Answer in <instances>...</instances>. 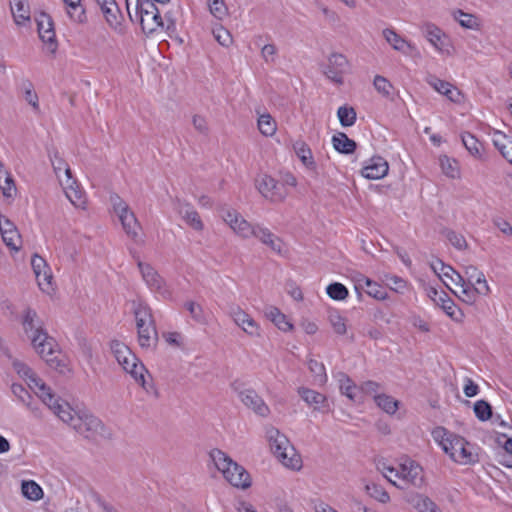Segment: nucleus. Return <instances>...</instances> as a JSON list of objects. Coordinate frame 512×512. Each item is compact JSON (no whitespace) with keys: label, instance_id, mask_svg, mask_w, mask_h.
<instances>
[{"label":"nucleus","instance_id":"obj_59","mask_svg":"<svg viewBox=\"0 0 512 512\" xmlns=\"http://www.w3.org/2000/svg\"><path fill=\"white\" fill-rule=\"evenodd\" d=\"M120 223L127 235L131 237H136L138 235L139 224L134 213L127 214L120 220Z\"/></svg>","mask_w":512,"mask_h":512},{"label":"nucleus","instance_id":"obj_32","mask_svg":"<svg viewBox=\"0 0 512 512\" xmlns=\"http://www.w3.org/2000/svg\"><path fill=\"white\" fill-rule=\"evenodd\" d=\"M265 317L284 333H290L294 330V325L290 318L275 306L266 308Z\"/></svg>","mask_w":512,"mask_h":512},{"label":"nucleus","instance_id":"obj_16","mask_svg":"<svg viewBox=\"0 0 512 512\" xmlns=\"http://www.w3.org/2000/svg\"><path fill=\"white\" fill-rule=\"evenodd\" d=\"M65 197L76 208L85 210L87 207V195L80 183L74 178H68L59 183Z\"/></svg>","mask_w":512,"mask_h":512},{"label":"nucleus","instance_id":"obj_17","mask_svg":"<svg viewBox=\"0 0 512 512\" xmlns=\"http://www.w3.org/2000/svg\"><path fill=\"white\" fill-rule=\"evenodd\" d=\"M430 267L448 289H461L463 277L451 266L437 259L431 262Z\"/></svg>","mask_w":512,"mask_h":512},{"label":"nucleus","instance_id":"obj_64","mask_svg":"<svg viewBox=\"0 0 512 512\" xmlns=\"http://www.w3.org/2000/svg\"><path fill=\"white\" fill-rule=\"evenodd\" d=\"M24 99L32 107L33 111L39 112L40 106L38 95L30 83L24 88Z\"/></svg>","mask_w":512,"mask_h":512},{"label":"nucleus","instance_id":"obj_47","mask_svg":"<svg viewBox=\"0 0 512 512\" xmlns=\"http://www.w3.org/2000/svg\"><path fill=\"white\" fill-rule=\"evenodd\" d=\"M209 13L217 20H224L229 16V8L225 0H206Z\"/></svg>","mask_w":512,"mask_h":512},{"label":"nucleus","instance_id":"obj_40","mask_svg":"<svg viewBox=\"0 0 512 512\" xmlns=\"http://www.w3.org/2000/svg\"><path fill=\"white\" fill-rule=\"evenodd\" d=\"M0 191L4 200L8 204H11L16 199L18 195V189L11 172L8 174H3V177L0 178Z\"/></svg>","mask_w":512,"mask_h":512},{"label":"nucleus","instance_id":"obj_31","mask_svg":"<svg viewBox=\"0 0 512 512\" xmlns=\"http://www.w3.org/2000/svg\"><path fill=\"white\" fill-rule=\"evenodd\" d=\"M336 379L339 384V389L343 395L354 403L363 402L360 386H356L346 374L338 373L336 375Z\"/></svg>","mask_w":512,"mask_h":512},{"label":"nucleus","instance_id":"obj_56","mask_svg":"<svg viewBox=\"0 0 512 512\" xmlns=\"http://www.w3.org/2000/svg\"><path fill=\"white\" fill-rule=\"evenodd\" d=\"M441 309L451 320L456 323H462L465 318L464 312L455 304L452 299L446 300V303H444V306H442Z\"/></svg>","mask_w":512,"mask_h":512},{"label":"nucleus","instance_id":"obj_6","mask_svg":"<svg viewBox=\"0 0 512 512\" xmlns=\"http://www.w3.org/2000/svg\"><path fill=\"white\" fill-rule=\"evenodd\" d=\"M421 32L433 51L441 57L451 58L456 54V47L450 35L432 22L421 25Z\"/></svg>","mask_w":512,"mask_h":512},{"label":"nucleus","instance_id":"obj_52","mask_svg":"<svg viewBox=\"0 0 512 512\" xmlns=\"http://www.w3.org/2000/svg\"><path fill=\"white\" fill-rule=\"evenodd\" d=\"M375 402L387 414H394L398 409V401L385 394L374 395Z\"/></svg>","mask_w":512,"mask_h":512},{"label":"nucleus","instance_id":"obj_38","mask_svg":"<svg viewBox=\"0 0 512 512\" xmlns=\"http://www.w3.org/2000/svg\"><path fill=\"white\" fill-rule=\"evenodd\" d=\"M136 328L139 345L145 349L153 348L157 342V331L155 323L147 324Z\"/></svg>","mask_w":512,"mask_h":512},{"label":"nucleus","instance_id":"obj_2","mask_svg":"<svg viewBox=\"0 0 512 512\" xmlns=\"http://www.w3.org/2000/svg\"><path fill=\"white\" fill-rule=\"evenodd\" d=\"M21 325L23 333L30 342L34 352L50 368L61 374L71 371L68 360L60 354L57 342L48 335L35 310L26 308L22 312Z\"/></svg>","mask_w":512,"mask_h":512},{"label":"nucleus","instance_id":"obj_54","mask_svg":"<svg viewBox=\"0 0 512 512\" xmlns=\"http://www.w3.org/2000/svg\"><path fill=\"white\" fill-rule=\"evenodd\" d=\"M366 493L382 504H386L390 501V496L386 490L376 483H367L365 485Z\"/></svg>","mask_w":512,"mask_h":512},{"label":"nucleus","instance_id":"obj_15","mask_svg":"<svg viewBox=\"0 0 512 512\" xmlns=\"http://www.w3.org/2000/svg\"><path fill=\"white\" fill-rule=\"evenodd\" d=\"M349 67V61L343 54L332 53L324 66L323 72L325 76L337 85H342L344 82V74Z\"/></svg>","mask_w":512,"mask_h":512},{"label":"nucleus","instance_id":"obj_60","mask_svg":"<svg viewBox=\"0 0 512 512\" xmlns=\"http://www.w3.org/2000/svg\"><path fill=\"white\" fill-rule=\"evenodd\" d=\"M475 416L480 421H487L492 416V408L490 404L484 400H478L474 403L473 407Z\"/></svg>","mask_w":512,"mask_h":512},{"label":"nucleus","instance_id":"obj_30","mask_svg":"<svg viewBox=\"0 0 512 512\" xmlns=\"http://www.w3.org/2000/svg\"><path fill=\"white\" fill-rule=\"evenodd\" d=\"M293 150L306 170L311 172H315L317 170V163L314 159L312 150L306 142L303 140L295 141L293 143Z\"/></svg>","mask_w":512,"mask_h":512},{"label":"nucleus","instance_id":"obj_4","mask_svg":"<svg viewBox=\"0 0 512 512\" xmlns=\"http://www.w3.org/2000/svg\"><path fill=\"white\" fill-rule=\"evenodd\" d=\"M467 281L463 279L461 289L452 290V293L463 303L474 305L479 297H487L491 287L482 271L475 266L465 268Z\"/></svg>","mask_w":512,"mask_h":512},{"label":"nucleus","instance_id":"obj_58","mask_svg":"<svg viewBox=\"0 0 512 512\" xmlns=\"http://www.w3.org/2000/svg\"><path fill=\"white\" fill-rule=\"evenodd\" d=\"M260 56L267 65L275 64L278 59V49L273 43H266L260 48Z\"/></svg>","mask_w":512,"mask_h":512},{"label":"nucleus","instance_id":"obj_27","mask_svg":"<svg viewBox=\"0 0 512 512\" xmlns=\"http://www.w3.org/2000/svg\"><path fill=\"white\" fill-rule=\"evenodd\" d=\"M327 321L333 333L340 337L352 339L353 334L350 333V324L348 318L338 309H331L327 314Z\"/></svg>","mask_w":512,"mask_h":512},{"label":"nucleus","instance_id":"obj_39","mask_svg":"<svg viewBox=\"0 0 512 512\" xmlns=\"http://www.w3.org/2000/svg\"><path fill=\"white\" fill-rule=\"evenodd\" d=\"M132 311L135 318L136 327L154 323V318L149 306L141 301L132 303Z\"/></svg>","mask_w":512,"mask_h":512},{"label":"nucleus","instance_id":"obj_23","mask_svg":"<svg viewBox=\"0 0 512 512\" xmlns=\"http://www.w3.org/2000/svg\"><path fill=\"white\" fill-rule=\"evenodd\" d=\"M432 438L438 446L441 448H464L467 444L466 440L444 427H436L431 432Z\"/></svg>","mask_w":512,"mask_h":512},{"label":"nucleus","instance_id":"obj_62","mask_svg":"<svg viewBox=\"0 0 512 512\" xmlns=\"http://www.w3.org/2000/svg\"><path fill=\"white\" fill-rule=\"evenodd\" d=\"M213 36L215 38V40L222 46L224 47H229L232 42H233V39H232V36L230 34V32L225 29L223 26L221 25H218L216 26L215 28H213Z\"/></svg>","mask_w":512,"mask_h":512},{"label":"nucleus","instance_id":"obj_11","mask_svg":"<svg viewBox=\"0 0 512 512\" xmlns=\"http://www.w3.org/2000/svg\"><path fill=\"white\" fill-rule=\"evenodd\" d=\"M255 187L265 199L273 203L283 202L289 195V191L268 174H259L255 179Z\"/></svg>","mask_w":512,"mask_h":512},{"label":"nucleus","instance_id":"obj_36","mask_svg":"<svg viewBox=\"0 0 512 512\" xmlns=\"http://www.w3.org/2000/svg\"><path fill=\"white\" fill-rule=\"evenodd\" d=\"M68 18L76 24H85L87 22L86 10L82 0H62Z\"/></svg>","mask_w":512,"mask_h":512},{"label":"nucleus","instance_id":"obj_55","mask_svg":"<svg viewBox=\"0 0 512 512\" xmlns=\"http://www.w3.org/2000/svg\"><path fill=\"white\" fill-rule=\"evenodd\" d=\"M373 86L379 94L386 98H390L394 92V86L392 83L381 75H376L374 77Z\"/></svg>","mask_w":512,"mask_h":512},{"label":"nucleus","instance_id":"obj_10","mask_svg":"<svg viewBox=\"0 0 512 512\" xmlns=\"http://www.w3.org/2000/svg\"><path fill=\"white\" fill-rule=\"evenodd\" d=\"M221 218L234 234L243 239L253 237L257 229V225L248 222L240 212L231 207L222 209Z\"/></svg>","mask_w":512,"mask_h":512},{"label":"nucleus","instance_id":"obj_8","mask_svg":"<svg viewBox=\"0 0 512 512\" xmlns=\"http://www.w3.org/2000/svg\"><path fill=\"white\" fill-rule=\"evenodd\" d=\"M132 21H138L146 34H153L164 28L160 12L152 0H143L133 8Z\"/></svg>","mask_w":512,"mask_h":512},{"label":"nucleus","instance_id":"obj_63","mask_svg":"<svg viewBox=\"0 0 512 512\" xmlns=\"http://www.w3.org/2000/svg\"><path fill=\"white\" fill-rule=\"evenodd\" d=\"M49 160L55 175L58 174L59 172H63L64 169L69 167V164L56 150L49 153Z\"/></svg>","mask_w":512,"mask_h":512},{"label":"nucleus","instance_id":"obj_18","mask_svg":"<svg viewBox=\"0 0 512 512\" xmlns=\"http://www.w3.org/2000/svg\"><path fill=\"white\" fill-rule=\"evenodd\" d=\"M230 316L235 325H237L244 333L251 337L260 336V325L241 307H233L230 311Z\"/></svg>","mask_w":512,"mask_h":512},{"label":"nucleus","instance_id":"obj_50","mask_svg":"<svg viewBox=\"0 0 512 512\" xmlns=\"http://www.w3.org/2000/svg\"><path fill=\"white\" fill-rule=\"evenodd\" d=\"M110 205L119 221L127 214L133 213L127 202L116 194L110 196Z\"/></svg>","mask_w":512,"mask_h":512},{"label":"nucleus","instance_id":"obj_3","mask_svg":"<svg viewBox=\"0 0 512 512\" xmlns=\"http://www.w3.org/2000/svg\"><path fill=\"white\" fill-rule=\"evenodd\" d=\"M109 348L123 371L129 374L143 389L149 391L151 388L150 374L130 348L118 339L111 340Z\"/></svg>","mask_w":512,"mask_h":512},{"label":"nucleus","instance_id":"obj_44","mask_svg":"<svg viewBox=\"0 0 512 512\" xmlns=\"http://www.w3.org/2000/svg\"><path fill=\"white\" fill-rule=\"evenodd\" d=\"M331 142L333 148L342 154H351L356 149V143L342 132L334 134Z\"/></svg>","mask_w":512,"mask_h":512},{"label":"nucleus","instance_id":"obj_14","mask_svg":"<svg viewBox=\"0 0 512 512\" xmlns=\"http://www.w3.org/2000/svg\"><path fill=\"white\" fill-rule=\"evenodd\" d=\"M0 234L11 254L21 251L22 236L14 222L3 214H0Z\"/></svg>","mask_w":512,"mask_h":512},{"label":"nucleus","instance_id":"obj_26","mask_svg":"<svg viewBox=\"0 0 512 512\" xmlns=\"http://www.w3.org/2000/svg\"><path fill=\"white\" fill-rule=\"evenodd\" d=\"M99 8L108 27L117 33H122L124 30L123 17L115 0L107 2Z\"/></svg>","mask_w":512,"mask_h":512},{"label":"nucleus","instance_id":"obj_46","mask_svg":"<svg viewBox=\"0 0 512 512\" xmlns=\"http://www.w3.org/2000/svg\"><path fill=\"white\" fill-rule=\"evenodd\" d=\"M260 133L266 137L273 136L277 131L275 119L268 113L261 114L257 121Z\"/></svg>","mask_w":512,"mask_h":512},{"label":"nucleus","instance_id":"obj_7","mask_svg":"<svg viewBox=\"0 0 512 512\" xmlns=\"http://www.w3.org/2000/svg\"><path fill=\"white\" fill-rule=\"evenodd\" d=\"M30 266L39 290L49 297L54 296L57 291V284L47 260L40 254L34 253L31 255Z\"/></svg>","mask_w":512,"mask_h":512},{"label":"nucleus","instance_id":"obj_22","mask_svg":"<svg viewBox=\"0 0 512 512\" xmlns=\"http://www.w3.org/2000/svg\"><path fill=\"white\" fill-rule=\"evenodd\" d=\"M353 280L355 282L356 290H363L368 296L379 301L388 299L387 291L378 282L373 281L360 273L356 274Z\"/></svg>","mask_w":512,"mask_h":512},{"label":"nucleus","instance_id":"obj_49","mask_svg":"<svg viewBox=\"0 0 512 512\" xmlns=\"http://www.w3.org/2000/svg\"><path fill=\"white\" fill-rule=\"evenodd\" d=\"M21 491L23 496L31 501H38L43 497L42 488L32 480L23 481Z\"/></svg>","mask_w":512,"mask_h":512},{"label":"nucleus","instance_id":"obj_33","mask_svg":"<svg viewBox=\"0 0 512 512\" xmlns=\"http://www.w3.org/2000/svg\"><path fill=\"white\" fill-rule=\"evenodd\" d=\"M297 392L301 399L314 409L324 410L325 408H328L327 398L325 395L307 387H300Z\"/></svg>","mask_w":512,"mask_h":512},{"label":"nucleus","instance_id":"obj_12","mask_svg":"<svg viewBox=\"0 0 512 512\" xmlns=\"http://www.w3.org/2000/svg\"><path fill=\"white\" fill-rule=\"evenodd\" d=\"M139 269L143 281L151 292L162 299H171L172 291L169 285L151 265L147 263H139Z\"/></svg>","mask_w":512,"mask_h":512},{"label":"nucleus","instance_id":"obj_9","mask_svg":"<svg viewBox=\"0 0 512 512\" xmlns=\"http://www.w3.org/2000/svg\"><path fill=\"white\" fill-rule=\"evenodd\" d=\"M231 389L236 394L240 402L253 413L262 418L270 416L271 410L269 406L255 390L245 387V385L240 381H234L231 384Z\"/></svg>","mask_w":512,"mask_h":512},{"label":"nucleus","instance_id":"obj_19","mask_svg":"<svg viewBox=\"0 0 512 512\" xmlns=\"http://www.w3.org/2000/svg\"><path fill=\"white\" fill-rule=\"evenodd\" d=\"M393 477L402 479L405 483L417 486L422 481V468L413 460L405 459L395 468Z\"/></svg>","mask_w":512,"mask_h":512},{"label":"nucleus","instance_id":"obj_24","mask_svg":"<svg viewBox=\"0 0 512 512\" xmlns=\"http://www.w3.org/2000/svg\"><path fill=\"white\" fill-rule=\"evenodd\" d=\"M36 23L40 39L53 52L56 49V34L51 17L48 14L40 13L36 17Z\"/></svg>","mask_w":512,"mask_h":512},{"label":"nucleus","instance_id":"obj_20","mask_svg":"<svg viewBox=\"0 0 512 512\" xmlns=\"http://www.w3.org/2000/svg\"><path fill=\"white\" fill-rule=\"evenodd\" d=\"M389 172V164L381 156H373L363 163L361 175L369 180L384 178Z\"/></svg>","mask_w":512,"mask_h":512},{"label":"nucleus","instance_id":"obj_53","mask_svg":"<svg viewBox=\"0 0 512 512\" xmlns=\"http://www.w3.org/2000/svg\"><path fill=\"white\" fill-rule=\"evenodd\" d=\"M383 283L392 291L403 294L408 289V283L396 275H385Z\"/></svg>","mask_w":512,"mask_h":512},{"label":"nucleus","instance_id":"obj_37","mask_svg":"<svg viewBox=\"0 0 512 512\" xmlns=\"http://www.w3.org/2000/svg\"><path fill=\"white\" fill-rule=\"evenodd\" d=\"M452 17L462 28L467 30L480 31L483 27V21L479 16L463 10H455Z\"/></svg>","mask_w":512,"mask_h":512},{"label":"nucleus","instance_id":"obj_5","mask_svg":"<svg viewBox=\"0 0 512 512\" xmlns=\"http://www.w3.org/2000/svg\"><path fill=\"white\" fill-rule=\"evenodd\" d=\"M210 458L215 468L234 487L246 489L250 487L251 480L247 471L232 460L223 450H212Z\"/></svg>","mask_w":512,"mask_h":512},{"label":"nucleus","instance_id":"obj_45","mask_svg":"<svg viewBox=\"0 0 512 512\" xmlns=\"http://www.w3.org/2000/svg\"><path fill=\"white\" fill-rule=\"evenodd\" d=\"M451 460L461 465L476 463L479 454L475 450H444Z\"/></svg>","mask_w":512,"mask_h":512},{"label":"nucleus","instance_id":"obj_41","mask_svg":"<svg viewBox=\"0 0 512 512\" xmlns=\"http://www.w3.org/2000/svg\"><path fill=\"white\" fill-rule=\"evenodd\" d=\"M11 11L17 25H24L30 20L27 0H11Z\"/></svg>","mask_w":512,"mask_h":512},{"label":"nucleus","instance_id":"obj_29","mask_svg":"<svg viewBox=\"0 0 512 512\" xmlns=\"http://www.w3.org/2000/svg\"><path fill=\"white\" fill-rule=\"evenodd\" d=\"M489 136L494 147L512 164V137L497 129H491Z\"/></svg>","mask_w":512,"mask_h":512},{"label":"nucleus","instance_id":"obj_21","mask_svg":"<svg viewBox=\"0 0 512 512\" xmlns=\"http://www.w3.org/2000/svg\"><path fill=\"white\" fill-rule=\"evenodd\" d=\"M382 37L393 50L404 56H411L414 52H417V48L414 44L398 34L392 28H385L382 31Z\"/></svg>","mask_w":512,"mask_h":512},{"label":"nucleus","instance_id":"obj_13","mask_svg":"<svg viewBox=\"0 0 512 512\" xmlns=\"http://www.w3.org/2000/svg\"><path fill=\"white\" fill-rule=\"evenodd\" d=\"M426 83L439 95L455 105H461L465 101L463 92L453 83L441 79L436 75L426 77Z\"/></svg>","mask_w":512,"mask_h":512},{"label":"nucleus","instance_id":"obj_57","mask_svg":"<svg viewBox=\"0 0 512 512\" xmlns=\"http://www.w3.org/2000/svg\"><path fill=\"white\" fill-rule=\"evenodd\" d=\"M326 293L331 299L335 301H343L349 295L348 289L342 283L339 282H335L328 285L326 287Z\"/></svg>","mask_w":512,"mask_h":512},{"label":"nucleus","instance_id":"obj_25","mask_svg":"<svg viewBox=\"0 0 512 512\" xmlns=\"http://www.w3.org/2000/svg\"><path fill=\"white\" fill-rule=\"evenodd\" d=\"M174 208L177 211V213L182 217V219L186 222V224L189 225L192 229L196 231H201L203 229V222L198 212L191 204L181 199H176L174 201Z\"/></svg>","mask_w":512,"mask_h":512},{"label":"nucleus","instance_id":"obj_1","mask_svg":"<svg viewBox=\"0 0 512 512\" xmlns=\"http://www.w3.org/2000/svg\"><path fill=\"white\" fill-rule=\"evenodd\" d=\"M12 367L39 400L60 421L74 429L81 437L96 445L106 444L113 439L114 432L99 417L86 408L73 407L57 396L27 364L14 360Z\"/></svg>","mask_w":512,"mask_h":512},{"label":"nucleus","instance_id":"obj_61","mask_svg":"<svg viewBox=\"0 0 512 512\" xmlns=\"http://www.w3.org/2000/svg\"><path fill=\"white\" fill-rule=\"evenodd\" d=\"M376 468L379 472L383 474V476L395 487L402 489L403 487L397 484V482L393 479V475L395 472V468L391 465H388L385 460H378L376 462Z\"/></svg>","mask_w":512,"mask_h":512},{"label":"nucleus","instance_id":"obj_28","mask_svg":"<svg viewBox=\"0 0 512 512\" xmlns=\"http://www.w3.org/2000/svg\"><path fill=\"white\" fill-rule=\"evenodd\" d=\"M253 236L279 255H286L288 253L287 245L266 227L257 225Z\"/></svg>","mask_w":512,"mask_h":512},{"label":"nucleus","instance_id":"obj_35","mask_svg":"<svg viewBox=\"0 0 512 512\" xmlns=\"http://www.w3.org/2000/svg\"><path fill=\"white\" fill-rule=\"evenodd\" d=\"M274 456L288 469L298 471L303 466V459L298 450H274Z\"/></svg>","mask_w":512,"mask_h":512},{"label":"nucleus","instance_id":"obj_42","mask_svg":"<svg viewBox=\"0 0 512 512\" xmlns=\"http://www.w3.org/2000/svg\"><path fill=\"white\" fill-rule=\"evenodd\" d=\"M439 166L442 173L450 179H458L461 176L459 163L456 159L447 155L439 156Z\"/></svg>","mask_w":512,"mask_h":512},{"label":"nucleus","instance_id":"obj_34","mask_svg":"<svg viewBox=\"0 0 512 512\" xmlns=\"http://www.w3.org/2000/svg\"><path fill=\"white\" fill-rule=\"evenodd\" d=\"M406 501L417 512H443L442 509L428 496L414 493L406 497Z\"/></svg>","mask_w":512,"mask_h":512},{"label":"nucleus","instance_id":"obj_48","mask_svg":"<svg viewBox=\"0 0 512 512\" xmlns=\"http://www.w3.org/2000/svg\"><path fill=\"white\" fill-rule=\"evenodd\" d=\"M462 142L471 156L477 159L483 157V145L472 134H462Z\"/></svg>","mask_w":512,"mask_h":512},{"label":"nucleus","instance_id":"obj_43","mask_svg":"<svg viewBox=\"0 0 512 512\" xmlns=\"http://www.w3.org/2000/svg\"><path fill=\"white\" fill-rule=\"evenodd\" d=\"M265 439L271 448H287L290 445L289 439L286 435L272 426L266 427Z\"/></svg>","mask_w":512,"mask_h":512},{"label":"nucleus","instance_id":"obj_51","mask_svg":"<svg viewBox=\"0 0 512 512\" xmlns=\"http://www.w3.org/2000/svg\"><path fill=\"white\" fill-rule=\"evenodd\" d=\"M337 117L342 127H351L356 122V111L352 106L343 105L338 108Z\"/></svg>","mask_w":512,"mask_h":512}]
</instances>
